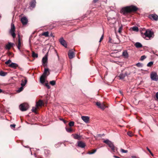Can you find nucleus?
<instances>
[{"instance_id":"f257e3e1","label":"nucleus","mask_w":158,"mask_h":158,"mask_svg":"<svg viewBox=\"0 0 158 158\" xmlns=\"http://www.w3.org/2000/svg\"><path fill=\"white\" fill-rule=\"evenodd\" d=\"M138 10V8L136 6L131 5L122 8L120 10V13L126 15L128 13L136 11Z\"/></svg>"},{"instance_id":"f03ea898","label":"nucleus","mask_w":158,"mask_h":158,"mask_svg":"<svg viewBox=\"0 0 158 158\" xmlns=\"http://www.w3.org/2000/svg\"><path fill=\"white\" fill-rule=\"evenodd\" d=\"M154 36V32L149 29L146 30L143 35V37L146 40H150L152 38H153Z\"/></svg>"},{"instance_id":"7ed1b4c3","label":"nucleus","mask_w":158,"mask_h":158,"mask_svg":"<svg viewBox=\"0 0 158 158\" xmlns=\"http://www.w3.org/2000/svg\"><path fill=\"white\" fill-rule=\"evenodd\" d=\"M103 142L107 144L113 152H115V147L112 142L108 139L104 140Z\"/></svg>"},{"instance_id":"20e7f679","label":"nucleus","mask_w":158,"mask_h":158,"mask_svg":"<svg viewBox=\"0 0 158 158\" xmlns=\"http://www.w3.org/2000/svg\"><path fill=\"white\" fill-rule=\"evenodd\" d=\"M15 31V27L14 24L12 23L11 24L10 29L9 31V33L14 38L15 37L16 35Z\"/></svg>"},{"instance_id":"39448f33","label":"nucleus","mask_w":158,"mask_h":158,"mask_svg":"<svg viewBox=\"0 0 158 158\" xmlns=\"http://www.w3.org/2000/svg\"><path fill=\"white\" fill-rule=\"evenodd\" d=\"M19 108L21 111H25L27 110L29 108V105L27 103H23L20 105Z\"/></svg>"},{"instance_id":"423d86ee","label":"nucleus","mask_w":158,"mask_h":158,"mask_svg":"<svg viewBox=\"0 0 158 158\" xmlns=\"http://www.w3.org/2000/svg\"><path fill=\"white\" fill-rule=\"evenodd\" d=\"M151 79L154 81H157L158 80V76L155 72H152L150 75Z\"/></svg>"},{"instance_id":"0eeeda50","label":"nucleus","mask_w":158,"mask_h":158,"mask_svg":"<svg viewBox=\"0 0 158 158\" xmlns=\"http://www.w3.org/2000/svg\"><path fill=\"white\" fill-rule=\"evenodd\" d=\"M59 41L62 45L65 48L67 47V44L63 37L60 38L59 40Z\"/></svg>"},{"instance_id":"6e6552de","label":"nucleus","mask_w":158,"mask_h":158,"mask_svg":"<svg viewBox=\"0 0 158 158\" xmlns=\"http://www.w3.org/2000/svg\"><path fill=\"white\" fill-rule=\"evenodd\" d=\"M148 18L151 19H153L155 21H157L158 20V16L155 14L149 15Z\"/></svg>"},{"instance_id":"1a4fd4ad","label":"nucleus","mask_w":158,"mask_h":158,"mask_svg":"<svg viewBox=\"0 0 158 158\" xmlns=\"http://www.w3.org/2000/svg\"><path fill=\"white\" fill-rule=\"evenodd\" d=\"M68 55L70 59H72L74 57V53L73 50H69Z\"/></svg>"},{"instance_id":"9d476101","label":"nucleus","mask_w":158,"mask_h":158,"mask_svg":"<svg viewBox=\"0 0 158 158\" xmlns=\"http://www.w3.org/2000/svg\"><path fill=\"white\" fill-rule=\"evenodd\" d=\"M23 79L21 80V85L22 86H24L26 85L27 82V80L26 77H23Z\"/></svg>"},{"instance_id":"9b49d317","label":"nucleus","mask_w":158,"mask_h":158,"mask_svg":"<svg viewBox=\"0 0 158 158\" xmlns=\"http://www.w3.org/2000/svg\"><path fill=\"white\" fill-rule=\"evenodd\" d=\"M21 21L23 25H25L27 23L28 20L26 17H24L21 19Z\"/></svg>"},{"instance_id":"f8f14e48","label":"nucleus","mask_w":158,"mask_h":158,"mask_svg":"<svg viewBox=\"0 0 158 158\" xmlns=\"http://www.w3.org/2000/svg\"><path fill=\"white\" fill-rule=\"evenodd\" d=\"M36 1L35 0H32L30 3V7L31 9V8H32V9L34 8L36 5Z\"/></svg>"},{"instance_id":"ddd939ff","label":"nucleus","mask_w":158,"mask_h":158,"mask_svg":"<svg viewBox=\"0 0 158 158\" xmlns=\"http://www.w3.org/2000/svg\"><path fill=\"white\" fill-rule=\"evenodd\" d=\"M82 119L85 123H89V118L86 116H82L81 117Z\"/></svg>"},{"instance_id":"4468645a","label":"nucleus","mask_w":158,"mask_h":158,"mask_svg":"<svg viewBox=\"0 0 158 158\" xmlns=\"http://www.w3.org/2000/svg\"><path fill=\"white\" fill-rule=\"evenodd\" d=\"M77 143L78 147L81 148H84L85 146V143L81 141H78Z\"/></svg>"},{"instance_id":"2eb2a0df","label":"nucleus","mask_w":158,"mask_h":158,"mask_svg":"<svg viewBox=\"0 0 158 158\" xmlns=\"http://www.w3.org/2000/svg\"><path fill=\"white\" fill-rule=\"evenodd\" d=\"M13 43L9 42L8 44L6 45L5 47V49L6 50H9L13 46Z\"/></svg>"},{"instance_id":"dca6fc26","label":"nucleus","mask_w":158,"mask_h":158,"mask_svg":"<svg viewBox=\"0 0 158 158\" xmlns=\"http://www.w3.org/2000/svg\"><path fill=\"white\" fill-rule=\"evenodd\" d=\"M72 136H73V138L75 139L78 140L81 139V136L78 134H73L72 135Z\"/></svg>"},{"instance_id":"f3484780","label":"nucleus","mask_w":158,"mask_h":158,"mask_svg":"<svg viewBox=\"0 0 158 158\" xmlns=\"http://www.w3.org/2000/svg\"><path fill=\"white\" fill-rule=\"evenodd\" d=\"M46 77L44 76V75H42L40 78V81L42 84H44L45 82V78Z\"/></svg>"},{"instance_id":"a211bd4d","label":"nucleus","mask_w":158,"mask_h":158,"mask_svg":"<svg viewBox=\"0 0 158 158\" xmlns=\"http://www.w3.org/2000/svg\"><path fill=\"white\" fill-rule=\"evenodd\" d=\"M47 58L46 56H45L42 59V64L44 66H45L46 65V63L47 62Z\"/></svg>"},{"instance_id":"6ab92c4d","label":"nucleus","mask_w":158,"mask_h":158,"mask_svg":"<svg viewBox=\"0 0 158 158\" xmlns=\"http://www.w3.org/2000/svg\"><path fill=\"white\" fill-rule=\"evenodd\" d=\"M9 66L10 67L15 69L18 67V65L15 63H12Z\"/></svg>"},{"instance_id":"aec40b11","label":"nucleus","mask_w":158,"mask_h":158,"mask_svg":"<svg viewBox=\"0 0 158 158\" xmlns=\"http://www.w3.org/2000/svg\"><path fill=\"white\" fill-rule=\"evenodd\" d=\"M106 107H107V106H106L105 104H101L99 103V108L102 110H104Z\"/></svg>"},{"instance_id":"412c9836","label":"nucleus","mask_w":158,"mask_h":158,"mask_svg":"<svg viewBox=\"0 0 158 158\" xmlns=\"http://www.w3.org/2000/svg\"><path fill=\"white\" fill-rule=\"evenodd\" d=\"M43 104V101L41 100H39L37 102H36V106L37 107L41 106H42Z\"/></svg>"},{"instance_id":"4be33fe9","label":"nucleus","mask_w":158,"mask_h":158,"mask_svg":"<svg viewBox=\"0 0 158 158\" xmlns=\"http://www.w3.org/2000/svg\"><path fill=\"white\" fill-rule=\"evenodd\" d=\"M127 75L126 73H121L118 76V77L120 79H124L125 77Z\"/></svg>"},{"instance_id":"5701e85b","label":"nucleus","mask_w":158,"mask_h":158,"mask_svg":"<svg viewBox=\"0 0 158 158\" xmlns=\"http://www.w3.org/2000/svg\"><path fill=\"white\" fill-rule=\"evenodd\" d=\"M122 55L125 58H127L128 56V54L127 50H125L123 52Z\"/></svg>"},{"instance_id":"b1692460","label":"nucleus","mask_w":158,"mask_h":158,"mask_svg":"<svg viewBox=\"0 0 158 158\" xmlns=\"http://www.w3.org/2000/svg\"><path fill=\"white\" fill-rule=\"evenodd\" d=\"M135 45L137 48H140L142 47V44L139 42H136L135 44Z\"/></svg>"},{"instance_id":"393cba45","label":"nucleus","mask_w":158,"mask_h":158,"mask_svg":"<svg viewBox=\"0 0 158 158\" xmlns=\"http://www.w3.org/2000/svg\"><path fill=\"white\" fill-rule=\"evenodd\" d=\"M97 149H94L92 150L91 151H89L87 153L89 154H92L95 153Z\"/></svg>"},{"instance_id":"a878e982","label":"nucleus","mask_w":158,"mask_h":158,"mask_svg":"<svg viewBox=\"0 0 158 158\" xmlns=\"http://www.w3.org/2000/svg\"><path fill=\"white\" fill-rule=\"evenodd\" d=\"M49 73L48 69H44V72L42 75H44L45 77H47V73Z\"/></svg>"},{"instance_id":"bb28decb","label":"nucleus","mask_w":158,"mask_h":158,"mask_svg":"<svg viewBox=\"0 0 158 158\" xmlns=\"http://www.w3.org/2000/svg\"><path fill=\"white\" fill-rule=\"evenodd\" d=\"M21 46V42L20 41V39H18V44L17 45V48L19 50H20V47Z\"/></svg>"},{"instance_id":"cd10ccee","label":"nucleus","mask_w":158,"mask_h":158,"mask_svg":"<svg viewBox=\"0 0 158 158\" xmlns=\"http://www.w3.org/2000/svg\"><path fill=\"white\" fill-rule=\"evenodd\" d=\"M42 35L45 36V37H48L49 32L48 31L44 32L42 33Z\"/></svg>"},{"instance_id":"c85d7f7f","label":"nucleus","mask_w":158,"mask_h":158,"mask_svg":"<svg viewBox=\"0 0 158 158\" xmlns=\"http://www.w3.org/2000/svg\"><path fill=\"white\" fill-rule=\"evenodd\" d=\"M32 56L33 57L37 58L38 56V54L35 53L34 52H32Z\"/></svg>"},{"instance_id":"c756f323","label":"nucleus","mask_w":158,"mask_h":158,"mask_svg":"<svg viewBox=\"0 0 158 158\" xmlns=\"http://www.w3.org/2000/svg\"><path fill=\"white\" fill-rule=\"evenodd\" d=\"M132 30L133 31H139L138 27L136 26L133 27L132 28Z\"/></svg>"},{"instance_id":"7c9ffc66","label":"nucleus","mask_w":158,"mask_h":158,"mask_svg":"<svg viewBox=\"0 0 158 158\" xmlns=\"http://www.w3.org/2000/svg\"><path fill=\"white\" fill-rule=\"evenodd\" d=\"M66 131L68 132L71 133L72 131V130L71 128H66Z\"/></svg>"},{"instance_id":"2f4dec72","label":"nucleus","mask_w":158,"mask_h":158,"mask_svg":"<svg viewBox=\"0 0 158 158\" xmlns=\"http://www.w3.org/2000/svg\"><path fill=\"white\" fill-rule=\"evenodd\" d=\"M50 83L52 86L56 84V81L54 80L51 81L50 82Z\"/></svg>"},{"instance_id":"473e14b6","label":"nucleus","mask_w":158,"mask_h":158,"mask_svg":"<svg viewBox=\"0 0 158 158\" xmlns=\"http://www.w3.org/2000/svg\"><path fill=\"white\" fill-rule=\"evenodd\" d=\"M153 64V62L152 61H151L149 62L147 64V66L148 67H151Z\"/></svg>"},{"instance_id":"72a5a7b5","label":"nucleus","mask_w":158,"mask_h":158,"mask_svg":"<svg viewBox=\"0 0 158 158\" xmlns=\"http://www.w3.org/2000/svg\"><path fill=\"white\" fill-rule=\"evenodd\" d=\"M6 75V73L4 72L1 71L0 72V75L2 76H4Z\"/></svg>"},{"instance_id":"f704fd0d","label":"nucleus","mask_w":158,"mask_h":158,"mask_svg":"<svg viewBox=\"0 0 158 158\" xmlns=\"http://www.w3.org/2000/svg\"><path fill=\"white\" fill-rule=\"evenodd\" d=\"M37 107H37L36 106L35 107H33L32 109V111L33 112L36 113Z\"/></svg>"},{"instance_id":"c9c22d12","label":"nucleus","mask_w":158,"mask_h":158,"mask_svg":"<svg viewBox=\"0 0 158 158\" xmlns=\"http://www.w3.org/2000/svg\"><path fill=\"white\" fill-rule=\"evenodd\" d=\"M74 123L73 121H71L69 123V125L70 127H72L74 126Z\"/></svg>"},{"instance_id":"e433bc0d","label":"nucleus","mask_w":158,"mask_h":158,"mask_svg":"<svg viewBox=\"0 0 158 158\" xmlns=\"http://www.w3.org/2000/svg\"><path fill=\"white\" fill-rule=\"evenodd\" d=\"M136 66L139 67H142L143 66V64L140 63H138L136 64Z\"/></svg>"},{"instance_id":"4c0bfd02","label":"nucleus","mask_w":158,"mask_h":158,"mask_svg":"<svg viewBox=\"0 0 158 158\" xmlns=\"http://www.w3.org/2000/svg\"><path fill=\"white\" fill-rule=\"evenodd\" d=\"M23 86H21L20 88H19V89L18 90L17 92H21V91H22L23 89Z\"/></svg>"},{"instance_id":"58836bf2","label":"nucleus","mask_w":158,"mask_h":158,"mask_svg":"<svg viewBox=\"0 0 158 158\" xmlns=\"http://www.w3.org/2000/svg\"><path fill=\"white\" fill-rule=\"evenodd\" d=\"M122 29H123V26L121 25L119 28V29L118 30V32L119 33H121L122 31Z\"/></svg>"},{"instance_id":"ea45409f","label":"nucleus","mask_w":158,"mask_h":158,"mask_svg":"<svg viewBox=\"0 0 158 158\" xmlns=\"http://www.w3.org/2000/svg\"><path fill=\"white\" fill-rule=\"evenodd\" d=\"M146 58V56H145V55L142 56L141 57L140 60L141 61H143V60L144 59H145Z\"/></svg>"},{"instance_id":"a19ab883","label":"nucleus","mask_w":158,"mask_h":158,"mask_svg":"<svg viewBox=\"0 0 158 158\" xmlns=\"http://www.w3.org/2000/svg\"><path fill=\"white\" fill-rule=\"evenodd\" d=\"M121 152L122 153H126L128 151H127V150H125L123 149H121Z\"/></svg>"},{"instance_id":"79ce46f5","label":"nucleus","mask_w":158,"mask_h":158,"mask_svg":"<svg viewBox=\"0 0 158 158\" xmlns=\"http://www.w3.org/2000/svg\"><path fill=\"white\" fill-rule=\"evenodd\" d=\"M127 134L130 137H131L133 135L132 133L130 131L128 132Z\"/></svg>"},{"instance_id":"37998d69","label":"nucleus","mask_w":158,"mask_h":158,"mask_svg":"<svg viewBox=\"0 0 158 158\" xmlns=\"http://www.w3.org/2000/svg\"><path fill=\"white\" fill-rule=\"evenodd\" d=\"M45 85L46 87H47V88L48 89H50V87L48 83H45Z\"/></svg>"},{"instance_id":"c03bdc74","label":"nucleus","mask_w":158,"mask_h":158,"mask_svg":"<svg viewBox=\"0 0 158 158\" xmlns=\"http://www.w3.org/2000/svg\"><path fill=\"white\" fill-rule=\"evenodd\" d=\"M11 62V61L10 60H8L7 61H6L5 62V64H10Z\"/></svg>"},{"instance_id":"a18cd8bd","label":"nucleus","mask_w":158,"mask_h":158,"mask_svg":"<svg viewBox=\"0 0 158 158\" xmlns=\"http://www.w3.org/2000/svg\"><path fill=\"white\" fill-rule=\"evenodd\" d=\"M103 35H103V34L99 40V42H100L102 40V39H103Z\"/></svg>"},{"instance_id":"49530a36","label":"nucleus","mask_w":158,"mask_h":158,"mask_svg":"<svg viewBox=\"0 0 158 158\" xmlns=\"http://www.w3.org/2000/svg\"><path fill=\"white\" fill-rule=\"evenodd\" d=\"M60 120L63 121L65 124L66 123V121L65 120H64V119L60 118Z\"/></svg>"},{"instance_id":"de8ad7c7","label":"nucleus","mask_w":158,"mask_h":158,"mask_svg":"<svg viewBox=\"0 0 158 158\" xmlns=\"http://www.w3.org/2000/svg\"><path fill=\"white\" fill-rule=\"evenodd\" d=\"M15 124H11L10 125V127L11 128L12 127H13V128H15Z\"/></svg>"},{"instance_id":"09e8293b","label":"nucleus","mask_w":158,"mask_h":158,"mask_svg":"<svg viewBox=\"0 0 158 158\" xmlns=\"http://www.w3.org/2000/svg\"><path fill=\"white\" fill-rule=\"evenodd\" d=\"M156 97L157 99L158 100V92L156 93Z\"/></svg>"},{"instance_id":"8fccbe9b","label":"nucleus","mask_w":158,"mask_h":158,"mask_svg":"<svg viewBox=\"0 0 158 158\" xmlns=\"http://www.w3.org/2000/svg\"><path fill=\"white\" fill-rule=\"evenodd\" d=\"M147 149L149 152H151V151L148 147H147Z\"/></svg>"},{"instance_id":"3c124183","label":"nucleus","mask_w":158,"mask_h":158,"mask_svg":"<svg viewBox=\"0 0 158 158\" xmlns=\"http://www.w3.org/2000/svg\"><path fill=\"white\" fill-rule=\"evenodd\" d=\"M114 157L115 158H120L119 157L116 156H114Z\"/></svg>"},{"instance_id":"603ef678","label":"nucleus","mask_w":158,"mask_h":158,"mask_svg":"<svg viewBox=\"0 0 158 158\" xmlns=\"http://www.w3.org/2000/svg\"><path fill=\"white\" fill-rule=\"evenodd\" d=\"M18 39H20V35L19 34H18Z\"/></svg>"},{"instance_id":"864d4df0","label":"nucleus","mask_w":158,"mask_h":158,"mask_svg":"<svg viewBox=\"0 0 158 158\" xmlns=\"http://www.w3.org/2000/svg\"><path fill=\"white\" fill-rule=\"evenodd\" d=\"M96 105L98 106H99V102H97L96 103Z\"/></svg>"},{"instance_id":"5fc2aeb1","label":"nucleus","mask_w":158,"mask_h":158,"mask_svg":"<svg viewBox=\"0 0 158 158\" xmlns=\"http://www.w3.org/2000/svg\"><path fill=\"white\" fill-rule=\"evenodd\" d=\"M98 0H94V2H96Z\"/></svg>"},{"instance_id":"6e6d98bb","label":"nucleus","mask_w":158,"mask_h":158,"mask_svg":"<svg viewBox=\"0 0 158 158\" xmlns=\"http://www.w3.org/2000/svg\"><path fill=\"white\" fill-rule=\"evenodd\" d=\"M150 153L152 156H153V153L151 152H150Z\"/></svg>"},{"instance_id":"4d7b16f0","label":"nucleus","mask_w":158,"mask_h":158,"mask_svg":"<svg viewBox=\"0 0 158 158\" xmlns=\"http://www.w3.org/2000/svg\"><path fill=\"white\" fill-rule=\"evenodd\" d=\"M2 92V90L0 89V93H1Z\"/></svg>"},{"instance_id":"13d9d810","label":"nucleus","mask_w":158,"mask_h":158,"mask_svg":"<svg viewBox=\"0 0 158 158\" xmlns=\"http://www.w3.org/2000/svg\"><path fill=\"white\" fill-rule=\"evenodd\" d=\"M57 56H58V58H59V56H58V55L57 54Z\"/></svg>"},{"instance_id":"bf43d9fd","label":"nucleus","mask_w":158,"mask_h":158,"mask_svg":"<svg viewBox=\"0 0 158 158\" xmlns=\"http://www.w3.org/2000/svg\"><path fill=\"white\" fill-rule=\"evenodd\" d=\"M50 36H52V34Z\"/></svg>"},{"instance_id":"052dcab7","label":"nucleus","mask_w":158,"mask_h":158,"mask_svg":"<svg viewBox=\"0 0 158 158\" xmlns=\"http://www.w3.org/2000/svg\"><path fill=\"white\" fill-rule=\"evenodd\" d=\"M157 56H158V55H157Z\"/></svg>"}]
</instances>
